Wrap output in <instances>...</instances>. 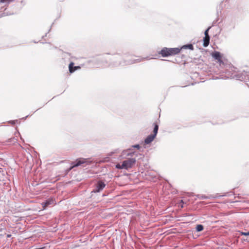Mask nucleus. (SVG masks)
Wrapping results in <instances>:
<instances>
[{"label":"nucleus","instance_id":"f257e3e1","mask_svg":"<svg viewBox=\"0 0 249 249\" xmlns=\"http://www.w3.org/2000/svg\"><path fill=\"white\" fill-rule=\"evenodd\" d=\"M181 51L178 48H168L164 47L159 53L163 57H167L170 55H174L178 54Z\"/></svg>","mask_w":249,"mask_h":249},{"label":"nucleus","instance_id":"f03ea898","mask_svg":"<svg viewBox=\"0 0 249 249\" xmlns=\"http://www.w3.org/2000/svg\"><path fill=\"white\" fill-rule=\"evenodd\" d=\"M136 162V159L135 158L128 159L126 160H124L122 164L119 163L117 164L116 168L120 169H128L132 168V166L135 164Z\"/></svg>","mask_w":249,"mask_h":249},{"label":"nucleus","instance_id":"7ed1b4c3","mask_svg":"<svg viewBox=\"0 0 249 249\" xmlns=\"http://www.w3.org/2000/svg\"><path fill=\"white\" fill-rule=\"evenodd\" d=\"M159 129V125L157 123H154V128L153 130V133L149 135L144 141V142L145 144H149L156 137L157 134L158 133Z\"/></svg>","mask_w":249,"mask_h":249},{"label":"nucleus","instance_id":"20e7f679","mask_svg":"<svg viewBox=\"0 0 249 249\" xmlns=\"http://www.w3.org/2000/svg\"><path fill=\"white\" fill-rule=\"evenodd\" d=\"M105 186H106V184H105V183L103 181L100 180L98 182V183L96 186L95 189L92 191V192H94V193L100 192L101 191H102L105 188Z\"/></svg>","mask_w":249,"mask_h":249},{"label":"nucleus","instance_id":"39448f33","mask_svg":"<svg viewBox=\"0 0 249 249\" xmlns=\"http://www.w3.org/2000/svg\"><path fill=\"white\" fill-rule=\"evenodd\" d=\"M210 27H209L204 33L205 37L203 38V46L205 47H207L210 43V36L208 34V32Z\"/></svg>","mask_w":249,"mask_h":249},{"label":"nucleus","instance_id":"423d86ee","mask_svg":"<svg viewBox=\"0 0 249 249\" xmlns=\"http://www.w3.org/2000/svg\"><path fill=\"white\" fill-rule=\"evenodd\" d=\"M55 202L54 199L51 198L46 200L45 202H43L42 203L43 209H45L49 205H55Z\"/></svg>","mask_w":249,"mask_h":249},{"label":"nucleus","instance_id":"0eeeda50","mask_svg":"<svg viewBox=\"0 0 249 249\" xmlns=\"http://www.w3.org/2000/svg\"><path fill=\"white\" fill-rule=\"evenodd\" d=\"M212 56L213 58L217 60L219 63H221L223 62L222 55L220 52L215 51L212 54Z\"/></svg>","mask_w":249,"mask_h":249},{"label":"nucleus","instance_id":"6e6552de","mask_svg":"<svg viewBox=\"0 0 249 249\" xmlns=\"http://www.w3.org/2000/svg\"><path fill=\"white\" fill-rule=\"evenodd\" d=\"M80 66H74V63L71 62L69 65V69L70 73H73L77 70L80 69Z\"/></svg>","mask_w":249,"mask_h":249},{"label":"nucleus","instance_id":"1a4fd4ad","mask_svg":"<svg viewBox=\"0 0 249 249\" xmlns=\"http://www.w3.org/2000/svg\"><path fill=\"white\" fill-rule=\"evenodd\" d=\"M87 162V159H78L76 160L75 164L72 163L73 165L72 166V168L79 166V165H81L82 164L86 163Z\"/></svg>","mask_w":249,"mask_h":249},{"label":"nucleus","instance_id":"9d476101","mask_svg":"<svg viewBox=\"0 0 249 249\" xmlns=\"http://www.w3.org/2000/svg\"><path fill=\"white\" fill-rule=\"evenodd\" d=\"M181 49H189L191 50H193L194 46L192 44H190L183 46L182 48H180L181 50Z\"/></svg>","mask_w":249,"mask_h":249},{"label":"nucleus","instance_id":"9b49d317","mask_svg":"<svg viewBox=\"0 0 249 249\" xmlns=\"http://www.w3.org/2000/svg\"><path fill=\"white\" fill-rule=\"evenodd\" d=\"M197 231H202L203 230V226L202 225H197L196 227Z\"/></svg>","mask_w":249,"mask_h":249},{"label":"nucleus","instance_id":"f8f14e48","mask_svg":"<svg viewBox=\"0 0 249 249\" xmlns=\"http://www.w3.org/2000/svg\"><path fill=\"white\" fill-rule=\"evenodd\" d=\"M13 0H0V3L9 2Z\"/></svg>","mask_w":249,"mask_h":249},{"label":"nucleus","instance_id":"ddd939ff","mask_svg":"<svg viewBox=\"0 0 249 249\" xmlns=\"http://www.w3.org/2000/svg\"><path fill=\"white\" fill-rule=\"evenodd\" d=\"M241 234L243 235L248 236V235H249V231L247 232H241Z\"/></svg>","mask_w":249,"mask_h":249},{"label":"nucleus","instance_id":"4468645a","mask_svg":"<svg viewBox=\"0 0 249 249\" xmlns=\"http://www.w3.org/2000/svg\"><path fill=\"white\" fill-rule=\"evenodd\" d=\"M134 148H136L137 149H139L140 148V146L139 144H136V145H133L132 146Z\"/></svg>","mask_w":249,"mask_h":249},{"label":"nucleus","instance_id":"2eb2a0df","mask_svg":"<svg viewBox=\"0 0 249 249\" xmlns=\"http://www.w3.org/2000/svg\"><path fill=\"white\" fill-rule=\"evenodd\" d=\"M180 203H181V204H182L181 205V206H180L181 208H183V205H182V204H183V200H181Z\"/></svg>","mask_w":249,"mask_h":249},{"label":"nucleus","instance_id":"dca6fc26","mask_svg":"<svg viewBox=\"0 0 249 249\" xmlns=\"http://www.w3.org/2000/svg\"><path fill=\"white\" fill-rule=\"evenodd\" d=\"M130 155V154H129V153H128V154H127V155H128V156H129V155Z\"/></svg>","mask_w":249,"mask_h":249}]
</instances>
